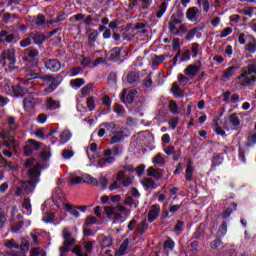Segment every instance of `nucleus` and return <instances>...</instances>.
I'll return each mask as SVG.
<instances>
[{"mask_svg": "<svg viewBox=\"0 0 256 256\" xmlns=\"http://www.w3.org/2000/svg\"><path fill=\"white\" fill-rule=\"evenodd\" d=\"M28 81H33V79H40L44 83H50L44 90L43 95H51L58 87L61 85L59 77H54L51 74L41 75L40 73L30 72L27 74Z\"/></svg>", "mask_w": 256, "mask_h": 256, "instance_id": "1", "label": "nucleus"}, {"mask_svg": "<svg viewBox=\"0 0 256 256\" xmlns=\"http://www.w3.org/2000/svg\"><path fill=\"white\" fill-rule=\"evenodd\" d=\"M39 170L37 167H32L28 169V176L30 177L29 181H23L22 187L25 193H33L35 191V187H37V183H39Z\"/></svg>", "mask_w": 256, "mask_h": 256, "instance_id": "2", "label": "nucleus"}, {"mask_svg": "<svg viewBox=\"0 0 256 256\" xmlns=\"http://www.w3.org/2000/svg\"><path fill=\"white\" fill-rule=\"evenodd\" d=\"M253 73L256 75V64H250L248 65V70L244 71L242 74H240L236 79L241 85V87H247L251 85L252 83L256 82V76H252L249 78V75H253Z\"/></svg>", "mask_w": 256, "mask_h": 256, "instance_id": "3", "label": "nucleus"}, {"mask_svg": "<svg viewBox=\"0 0 256 256\" xmlns=\"http://www.w3.org/2000/svg\"><path fill=\"white\" fill-rule=\"evenodd\" d=\"M15 53H17L15 48L5 49L1 53V56H0L1 63L5 65V63H7L8 61L9 71H15V69H17V67H15V63H17V58H15Z\"/></svg>", "mask_w": 256, "mask_h": 256, "instance_id": "4", "label": "nucleus"}, {"mask_svg": "<svg viewBox=\"0 0 256 256\" xmlns=\"http://www.w3.org/2000/svg\"><path fill=\"white\" fill-rule=\"evenodd\" d=\"M24 59L30 65V67H37L39 65V50L35 47L26 48L23 51Z\"/></svg>", "mask_w": 256, "mask_h": 256, "instance_id": "5", "label": "nucleus"}, {"mask_svg": "<svg viewBox=\"0 0 256 256\" xmlns=\"http://www.w3.org/2000/svg\"><path fill=\"white\" fill-rule=\"evenodd\" d=\"M202 10L197 6L189 7L186 11V19L191 23H197V21L201 20Z\"/></svg>", "mask_w": 256, "mask_h": 256, "instance_id": "6", "label": "nucleus"}, {"mask_svg": "<svg viewBox=\"0 0 256 256\" xmlns=\"http://www.w3.org/2000/svg\"><path fill=\"white\" fill-rule=\"evenodd\" d=\"M28 144L24 146V157H31L33 151H39L41 143L37 142L35 139H29Z\"/></svg>", "mask_w": 256, "mask_h": 256, "instance_id": "7", "label": "nucleus"}, {"mask_svg": "<svg viewBox=\"0 0 256 256\" xmlns=\"http://www.w3.org/2000/svg\"><path fill=\"white\" fill-rule=\"evenodd\" d=\"M185 19V13L183 9L178 8L171 16V20L168 22V29L171 25L177 26L181 25Z\"/></svg>", "mask_w": 256, "mask_h": 256, "instance_id": "8", "label": "nucleus"}, {"mask_svg": "<svg viewBox=\"0 0 256 256\" xmlns=\"http://www.w3.org/2000/svg\"><path fill=\"white\" fill-rule=\"evenodd\" d=\"M224 155L225 153H213L210 171H216L217 167H221V165H223V161H225Z\"/></svg>", "mask_w": 256, "mask_h": 256, "instance_id": "9", "label": "nucleus"}, {"mask_svg": "<svg viewBox=\"0 0 256 256\" xmlns=\"http://www.w3.org/2000/svg\"><path fill=\"white\" fill-rule=\"evenodd\" d=\"M135 95H137V90H130L128 93L124 90L120 96L121 103L131 105L135 101Z\"/></svg>", "mask_w": 256, "mask_h": 256, "instance_id": "10", "label": "nucleus"}, {"mask_svg": "<svg viewBox=\"0 0 256 256\" xmlns=\"http://www.w3.org/2000/svg\"><path fill=\"white\" fill-rule=\"evenodd\" d=\"M87 33L89 34H88V42L86 45L90 49H93V47H95V42L97 41V39H99V31L93 28H88Z\"/></svg>", "mask_w": 256, "mask_h": 256, "instance_id": "11", "label": "nucleus"}, {"mask_svg": "<svg viewBox=\"0 0 256 256\" xmlns=\"http://www.w3.org/2000/svg\"><path fill=\"white\" fill-rule=\"evenodd\" d=\"M159 213H161V206L159 204H153L150 207V211L148 213V221L150 223H153V221H156L159 217Z\"/></svg>", "mask_w": 256, "mask_h": 256, "instance_id": "12", "label": "nucleus"}, {"mask_svg": "<svg viewBox=\"0 0 256 256\" xmlns=\"http://www.w3.org/2000/svg\"><path fill=\"white\" fill-rule=\"evenodd\" d=\"M46 69L52 71L53 73H57L61 69V62L57 59H48L45 61Z\"/></svg>", "mask_w": 256, "mask_h": 256, "instance_id": "13", "label": "nucleus"}, {"mask_svg": "<svg viewBox=\"0 0 256 256\" xmlns=\"http://www.w3.org/2000/svg\"><path fill=\"white\" fill-rule=\"evenodd\" d=\"M237 66H230L226 70H224L222 76H221V81L223 83H227L228 81H231V77L235 75V72L237 71Z\"/></svg>", "mask_w": 256, "mask_h": 256, "instance_id": "14", "label": "nucleus"}, {"mask_svg": "<svg viewBox=\"0 0 256 256\" xmlns=\"http://www.w3.org/2000/svg\"><path fill=\"white\" fill-rule=\"evenodd\" d=\"M228 121L232 126V131H238V129L241 127V120L239 119L237 113L230 114L228 117Z\"/></svg>", "mask_w": 256, "mask_h": 256, "instance_id": "15", "label": "nucleus"}, {"mask_svg": "<svg viewBox=\"0 0 256 256\" xmlns=\"http://www.w3.org/2000/svg\"><path fill=\"white\" fill-rule=\"evenodd\" d=\"M141 79L139 72L132 71L127 74L126 81L128 85H137Z\"/></svg>", "mask_w": 256, "mask_h": 256, "instance_id": "16", "label": "nucleus"}, {"mask_svg": "<svg viewBox=\"0 0 256 256\" xmlns=\"http://www.w3.org/2000/svg\"><path fill=\"white\" fill-rule=\"evenodd\" d=\"M201 69V66L190 64L184 69V73L188 77H196L197 73H199V70Z\"/></svg>", "mask_w": 256, "mask_h": 256, "instance_id": "17", "label": "nucleus"}, {"mask_svg": "<svg viewBox=\"0 0 256 256\" xmlns=\"http://www.w3.org/2000/svg\"><path fill=\"white\" fill-rule=\"evenodd\" d=\"M168 29H169L171 35H177L178 37H183V35H185V33H187V29L183 25L180 26L179 28H177V26L171 24Z\"/></svg>", "mask_w": 256, "mask_h": 256, "instance_id": "18", "label": "nucleus"}, {"mask_svg": "<svg viewBox=\"0 0 256 256\" xmlns=\"http://www.w3.org/2000/svg\"><path fill=\"white\" fill-rule=\"evenodd\" d=\"M14 40V34H9L7 30L0 31V43H13Z\"/></svg>", "mask_w": 256, "mask_h": 256, "instance_id": "19", "label": "nucleus"}, {"mask_svg": "<svg viewBox=\"0 0 256 256\" xmlns=\"http://www.w3.org/2000/svg\"><path fill=\"white\" fill-rule=\"evenodd\" d=\"M109 61L117 62L119 59H121V48L114 47L109 52Z\"/></svg>", "mask_w": 256, "mask_h": 256, "instance_id": "20", "label": "nucleus"}, {"mask_svg": "<svg viewBox=\"0 0 256 256\" xmlns=\"http://www.w3.org/2000/svg\"><path fill=\"white\" fill-rule=\"evenodd\" d=\"M100 127H104V129H106L110 135H115V133H118L117 123L115 122H104L100 124Z\"/></svg>", "mask_w": 256, "mask_h": 256, "instance_id": "21", "label": "nucleus"}, {"mask_svg": "<svg viewBox=\"0 0 256 256\" xmlns=\"http://www.w3.org/2000/svg\"><path fill=\"white\" fill-rule=\"evenodd\" d=\"M63 246L62 247H71L75 245V238H71V232L63 231Z\"/></svg>", "mask_w": 256, "mask_h": 256, "instance_id": "22", "label": "nucleus"}, {"mask_svg": "<svg viewBox=\"0 0 256 256\" xmlns=\"http://www.w3.org/2000/svg\"><path fill=\"white\" fill-rule=\"evenodd\" d=\"M46 107L49 111H55L61 107V103L57 100H54L53 97L46 99Z\"/></svg>", "mask_w": 256, "mask_h": 256, "instance_id": "23", "label": "nucleus"}, {"mask_svg": "<svg viewBox=\"0 0 256 256\" xmlns=\"http://www.w3.org/2000/svg\"><path fill=\"white\" fill-rule=\"evenodd\" d=\"M23 107L25 111H33L35 109V99L33 97L24 98Z\"/></svg>", "mask_w": 256, "mask_h": 256, "instance_id": "24", "label": "nucleus"}, {"mask_svg": "<svg viewBox=\"0 0 256 256\" xmlns=\"http://www.w3.org/2000/svg\"><path fill=\"white\" fill-rule=\"evenodd\" d=\"M73 137V134H71V131L64 130L60 135V142L59 145H65L66 143H69L71 141V138Z\"/></svg>", "mask_w": 256, "mask_h": 256, "instance_id": "25", "label": "nucleus"}, {"mask_svg": "<svg viewBox=\"0 0 256 256\" xmlns=\"http://www.w3.org/2000/svg\"><path fill=\"white\" fill-rule=\"evenodd\" d=\"M193 173H195V168L193 167V162L189 161V164L186 167V174H185V179L189 183L193 181Z\"/></svg>", "mask_w": 256, "mask_h": 256, "instance_id": "26", "label": "nucleus"}, {"mask_svg": "<svg viewBox=\"0 0 256 256\" xmlns=\"http://www.w3.org/2000/svg\"><path fill=\"white\" fill-rule=\"evenodd\" d=\"M254 131L253 133H250L247 137H246V147H253L256 145V123L254 125Z\"/></svg>", "mask_w": 256, "mask_h": 256, "instance_id": "27", "label": "nucleus"}, {"mask_svg": "<svg viewBox=\"0 0 256 256\" xmlns=\"http://www.w3.org/2000/svg\"><path fill=\"white\" fill-rule=\"evenodd\" d=\"M12 93H14V96L17 98H21L27 93L26 88L21 87V85L17 84L16 86L12 87Z\"/></svg>", "mask_w": 256, "mask_h": 256, "instance_id": "28", "label": "nucleus"}, {"mask_svg": "<svg viewBox=\"0 0 256 256\" xmlns=\"http://www.w3.org/2000/svg\"><path fill=\"white\" fill-rule=\"evenodd\" d=\"M143 187H146V189H157L159 185H157V182L153 180L152 178H144L142 181Z\"/></svg>", "mask_w": 256, "mask_h": 256, "instance_id": "29", "label": "nucleus"}, {"mask_svg": "<svg viewBox=\"0 0 256 256\" xmlns=\"http://www.w3.org/2000/svg\"><path fill=\"white\" fill-rule=\"evenodd\" d=\"M234 211H237V203L232 202L231 207L226 208L222 213L223 219H229Z\"/></svg>", "mask_w": 256, "mask_h": 256, "instance_id": "30", "label": "nucleus"}, {"mask_svg": "<svg viewBox=\"0 0 256 256\" xmlns=\"http://www.w3.org/2000/svg\"><path fill=\"white\" fill-rule=\"evenodd\" d=\"M32 39H33L35 45H38V47H42L43 43H45V41H47L46 36L43 34H34L32 36Z\"/></svg>", "mask_w": 256, "mask_h": 256, "instance_id": "31", "label": "nucleus"}, {"mask_svg": "<svg viewBox=\"0 0 256 256\" xmlns=\"http://www.w3.org/2000/svg\"><path fill=\"white\" fill-rule=\"evenodd\" d=\"M210 247L215 251H221V249H223V240H221V238H216L210 242Z\"/></svg>", "mask_w": 256, "mask_h": 256, "instance_id": "32", "label": "nucleus"}, {"mask_svg": "<svg viewBox=\"0 0 256 256\" xmlns=\"http://www.w3.org/2000/svg\"><path fill=\"white\" fill-rule=\"evenodd\" d=\"M171 91L175 97H185V95L183 94V90H181V86H179L177 82H174L172 84Z\"/></svg>", "mask_w": 256, "mask_h": 256, "instance_id": "33", "label": "nucleus"}, {"mask_svg": "<svg viewBox=\"0 0 256 256\" xmlns=\"http://www.w3.org/2000/svg\"><path fill=\"white\" fill-rule=\"evenodd\" d=\"M123 139H125V135H123V131L118 130V133H115L114 136L111 137L110 144L113 145L115 143H121Z\"/></svg>", "mask_w": 256, "mask_h": 256, "instance_id": "34", "label": "nucleus"}, {"mask_svg": "<svg viewBox=\"0 0 256 256\" xmlns=\"http://www.w3.org/2000/svg\"><path fill=\"white\" fill-rule=\"evenodd\" d=\"M65 207H66L67 213H69L70 215H73V217H75L76 219H78V217L81 216L79 211H77V208H75V206L71 205L70 203L65 204Z\"/></svg>", "mask_w": 256, "mask_h": 256, "instance_id": "35", "label": "nucleus"}, {"mask_svg": "<svg viewBox=\"0 0 256 256\" xmlns=\"http://www.w3.org/2000/svg\"><path fill=\"white\" fill-rule=\"evenodd\" d=\"M111 97L109 96H104L103 99H102V105H105V107H108L106 111H103L102 112V115H107L109 113H111Z\"/></svg>", "mask_w": 256, "mask_h": 256, "instance_id": "36", "label": "nucleus"}, {"mask_svg": "<svg viewBox=\"0 0 256 256\" xmlns=\"http://www.w3.org/2000/svg\"><path fill=\"white\" fill-rule=\"evenodd\" d=\"M114 113H116L119 117H126L127 111L125 110V107H123L121 104H114Z\"/></svg>", "mask_w": 256, "mask_h": 256, "instance_id": "37", "label": "nucleus"}, {"mask_svg": "<svg viewBox=\"0 0 256 256\" xmlns=\"http://www.w3.org/2000/svg\"><path fill=\"white\" fill-rule=\"evenodd\" d=\"M124 205H128V207H131V209H137V207H139V201H135L133 197L128 196L124 200Z\"/></svg>", "mask_w": 256, "mask_h": 256, "instance_id": "38", "label": "nucleus"}, {"mask_svg": "<svg viewBox=\"0 0 256 256\" xmlns=\"http://www.w3.org/2000/svg\"><path fill=\"white\" fill-rule=\"evenodd\" d=\"M168 109L173 115H179V105L174 100L169 101Z\"/></svg>", "mask_w": 256, "mask_h": 256, "instance_id": "39", "label": "nucleus"}, {"mask_svg": "<svg viewBox=\"0 0 256 256\" xmlns=\"http://www.w3.org/2000/svg\"><path fill=\"white\" fill-rule=\"evenodd\" d=\"M165 59H167V57L165 55L154 54V57L152 58L153 67H158V65H161V63H163V61H165Z\"/></svg>", "mask_w": 256, "mask_h": 256, "instance_id": "40", "label": "nucleus"}, {"mask_svg": "<svg viewBox=\"0 0 256 256\" xmlns=\"http://www.w3.org/2000/svg\"><path fill=\"white\" fill-rule=\"evenodd\" d=\"M83 181L89 185H94V187H99V181L89 174L84 175Z\"/></svg>", "mask_w": 256, "mask_h": 256, "instance_id": "41", "label": "nucleus"}, {"mask_svg": "<svg viewBox=\"0 0 256 256\" xmlns=\"http://www.w3.org/2000/svg\"><path fill=\"white\" fill-rule=\"evenodd\" d=\"M70 85H71V87H74L75 89H80V87H83V85H85V79H83V78L72 79L70 81Z\"/></svg>", "mask_w": 256, "mask_h": 256, "instance_id": "42", "label": "nucleus"}, {"mask_svg": "<svg viewBox=\"0 0 256 256\" xmlns=\"http://www.w3.org/2000/svg\"><path fill=\"white\" fill-rule=\"evenodd\" d=\"M167 7H169V4H167V2L161 3V5L159 6V10L156 13L157 19H161V17H163V15H165V13L167 12Z\"/></svg>", "mask_w": 256, "mask_h": 256, "instance_id": "43", "label": "nucleus"}, {"mask_svg": "<svg viewBox=\"0 0 256 256\" xmlns=\"http://www.w3.org/2000/svg\"><path fill=\"white\" fill-rule=\"evenodd\" d=\"M198 7H203L204 13H209V9H211V3L209 0H197Z\"/></svg>", "mask_w": 256, "mask_h": 256, "instance_id": "44", "label": "nucleus"}, {"mask_svg": "<svg viewBox=\"0 0 256 256\" xmlns=\"http://www.w3.org/2000/svg\"><path fill=\"white\" fill-rule=\"evenodd\" d=\"M91 91H93V83H88L86 86L81 88V97H87L90 95Z\"/></svg>", "mask_w": 256, "mask_h": 256, "instance_id": "45", "label": "nucleus"}, {"mask_svg": "<svg viewBox=\"0 0 256 256\" xmlns=\"http://www.w3.org/2000/svg\"><path fill=\"white\" fill-rule=\"evenodd\" d=\"M179 61L180 63H185V61H191V50L187 49L184 52L181 50Z\"/></svg>", "mask_w": 256, "mask_h": 256, "instance_id": "46", "label": "nucleus"}, {"mask_svg": "<svg viewBox=\"0 0 256 256\" xmlns=\"http://www.w3.org/2000/svg\"><path fill=\"white\" fill-rule=\"evenodd\" d=\"M147 229H149V224H147V220L141 221L138 226L139 235H144Z\"/></svg>", "mask_w": 256, "mask_h": 256, "instance_id": "47", "label": "nucleus"}, {"mask_svg": "<svg viewBox=\"0 0 256 256\" xmlns=\"http://www.w3.org/2000/svg\"><path fill=\"white\" fill-rule=\"evenodd\" d=\"M152 163L154 165H165V158H163L161 153H158L152 158Z\"/></svg>", "mask_w": 256, "mask_h": 256, "instance_id": "48", "label": "nucleus"}, {"mask_svg": "<svg viewBox=\"0 0 256 256\" xmlns=\"http://www.w3.org/2000/svg\"><path fill=\"white\" fill-rule=\"evenodd\" d=\"M197 31H199V28L197 27L189 30L185 36L186 41H192V39L197 35Z\"/></svg>", "mask_w": 256, "mask_h": 256, "instance_id": "49", "label": "nucleus"}, {"mask_svg": "<svg viewBox=\"0 0 256 256\" xmlns=\"http://www.w3.org/2000/svg\"><path fill=\"white\" fill-rule=\"evenodd\" d=\"M47 23V19L45 17V15L42 14H38L35 20V25H37L38 27H41L43 25H45Z\"/></svg>", "mask_w": 256, "mask_h": 256, "instance_id": "50", "label": "nucleus"}, {"mask_svg": "<svg viewBox=\"0 0 256 256\" xmlns=\"http://www.w3.org/2000/svg\"><path fill=\"white\" fill-rule=\"evenodd\" d=\"M164 249H169L170 251H173L175 249V241L171 239V237H168L164 242Z\"/></svg>", "mask_w": 256, "mask_h": 256, "instance_id": "51", "label": "nucleus"}, {"mask_svg": "<svg viewBox=\"0 0 256 256\" xmlns=\"http://www.w3.org/2000/svg\"><path fill=\"white\" fill-rule=\"evenodd\" d=\"M31 247V244L27 241V240H22L21 244H20V250L22 251V253H29V249Z\"/></svg>", "mask_w": 256, "mask_h": 256, "instance_id": "52", "label": "nucleus"}, {"mask_svg": "<svg viewBox=\"0 0 256 256\" xmlns=\"http://www.w3.org/2000/svg\"><path fill=\"white\" fill-rule=\"evenodd\" d=\"M191 53H192V57L193 59L197 58V56L199 55V43L194 42L191 44Z\"/></svg>", "mask_w": 256, "mask_h": 256, "instance_id": "53", "label": "nucleus"}, {"mask_svg": "<svg viewBox=\"0 0 256 256\" xmlns=\"http://www.w3.org/2000/svg\"><path fill=\"white\" fill-rule=\"evenodd\" d=\"M133 111L134 113H139L141 115L143 111V101L135 102V104L133 105Z\"/></svg>", "mask_w": 256, "mask_h": 256, "instance_id": "54", "label": "nucleus"}, {"mask_svg": "<svg viewBox=\"0 0 256 256\" xmlns=\"http://www.w3.org/2000/svg\"><path fill=\"white\" fill-rule=\"evenodd\" d=\"M205 235V230L201 229V227L196 228L195 232L192 235V239H201Z\"/></svg>", "mask_w": 256, "mask_h": 256, "instance_id": "55", "label": "nucleus"}, {"mask_svg": "<svg viewBox=\"0 0 256 256\" xmlns=\"http://www.w3.org/2000/svg\"><path fill=\"white\" fill-rule=\"evenodd\" d=\"M23 225H25L23 221H19L18 223L14 224V226L11 227V233H19V231L23 229Z\"/></svg>", "mask_w": 256, "mask_h": 256, "instance_id": "56", "label": "nucleus"}, {"mask_svg": "<svg viewBox=\"0 0 256 256\" xmlns=\"http://www.w3.org/2000/svg\"><path fill=\"white\" fill-rule=\"evenodd\" d=\"M143 87L146 89H151L153 86V79H151V75H148L142 82Z\"/></svg>", "mask_w": 256, "mask_h": 256, "instance_id": "57", "label": "nucleus"}, {"mask_svg": "<svg viewBox=\"0 0 256 256\" xmlns=\"http://www.w3.org/2000/svg\"><path fill=\"white\" fill-rule=\"evenodd\" d=\"M86 103L89 111H95V98L93 96L88 97Z\"/></svg>", "mask_w": 256, "mask_h": 256, "instance_id": "58", "label": "nucleus"}, {"mask_svg": "<svg viewBox=\"0 0 256 256\" xmlns=\"http://www.w3.org/2000/svg\"><path fill=\"white\" fill-rule=\"evenodd\" d=\"M218 233L220 235H227V220H224L219 226Z\"/></svg>", "mask_w": 256, "mask_h": 256, "instance_id": "59", "label": "nucleus"}, {"mask_svg": "<svg viewBox=\"0 0 256 256\" xmlns=\"http://www.w3.org/2000/svg\"><path fill=\"white\" fill-rule=\"evenodd\" d=\"M97 219L95 216H88L84 222L85 227H89V225H96Z\"/></svg>", "mask_w": 256, "mask_h": 256, "instance_id": "60", "label": "nucleus"}, {"mask_svg": "<svg viewBox=\"0 0 256 256\" xmlns=\"http://www.w3.org/2000/svg\"><path fill=\"white\" fill-rule=\"evenodd\" d=\"M73 155H75V152L73 150L64 149L62 151L63 159L69 160V159H71V157H73Z\"/></svg>", "mask_w": 256, "mask_h": 256, "instance_id": "61", "label": "nucleus"}, {"mask_svg": "<svg viewBox=\"0 0 256 256\" xmlns=\"http://www.w3.org/2000/svg\"><path fill=\"white\" fill-rule=\"evenodd\" d=\"M31 253L36 256H47V252H45V250H41V248H33Z\"/></svg>", "mask_w": 256, "mask_h": 256, "instance_id": "62", "label": "nucleus"}, {"mask_svg": "<svg viewBox=\"0 0 256 256\" xmlns=\"http://www.w3.org/2000/svg\"><path fill=\"white\" fill-rule=\"evenodd\" d=\"M112 243H111V238L109 237H104L102 239V242H101V247L102 249H107V247H111Z\"/></svg>", "mask_w": 256, "mask_h": 256, "instance_id": "63", "label": "nucleus"}, {"mask_svg": "<svg viewBox=\"0 0 256 256\" xmlns=\"http://www.w3.org/2000/svg\"><path fill=\"white\" fill-rule=\"evenodd\" d=\"M245 50L248 51V53H255L256 52V42L246 44Z\"/></svg>", "mask_w": 256, "mask_h": 256, "instance_id": "64", "label": "nucleus"}]
</instances>
